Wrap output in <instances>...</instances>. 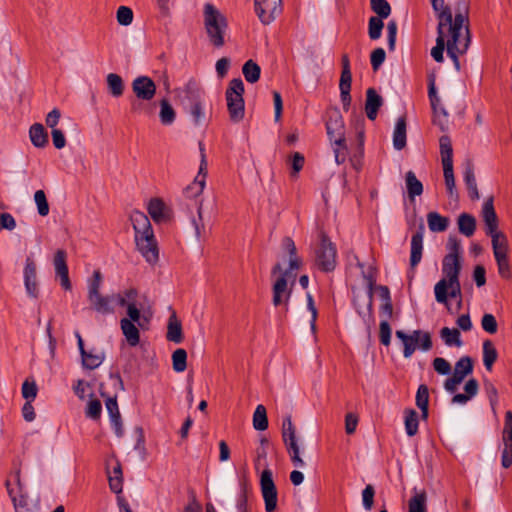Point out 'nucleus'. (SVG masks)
Masks as SVG:
<instances>
[{"label": "nucleus", "mask_w": 512, "mask_h": 512, "mask_svg": "<svg viewBox=\"0 0 512 512\" xmlns=\"http://www.w3.org/2000/svg\"><path fill=\"white\" fill-rule=\"evenodd\" d=\"M464 181L467 186L470 198L472 200L479 199V192L477 189V183L474 174V166L471 161H467V165L464 171Z\"/></svg>", "instance_id": "obj_35"}, {"label": "nucleus", "mask_w": 512, "mask_h": 512, "mask_svg": "<svg viewBox=\"0 0 512 512\" xmlns=\"http://www.w3.org/2000/svg\"><path fill=\"white\" fill-rule=\"evenodd\" d=\"M31 143L37 148H44L48 144V133L41 123H34L29 129Z\"/></svg>", "instance_id": "obj_31"}, {"label": "nucleus", "mask_w": 512, "mask_h": 512, "mask_svg": "<svg viewBox=\"0 0 512 512\" xmlns=\"http://www.w3.org/2000/svg\"><path fill=\"white\" fill-rule=\"evenodd\" d=\"M446 38H449L447 26H442L441 24H438L436 45L431 50V56L434 58L436 62L441 63L444 60L443 52L445 48L447 49V41H445Z\"/></svg>", "instance_id": "obj_26"}, {"label": "nucleus", "mask_w": 512, "mask_h": 512, "mask_svg": "<svg viewBox=\"0 0 512 512\" xmlns=\"http://www.w3.org/2000/svg\"><path fill=\"white\" fill-rule=\"evenodd\" d=\"M502 442L503 451L501 464L503 468L507 469L512 465V411H507L505 413Z\"/></svg>", "instance_id": "obj_14"}, {"label": "nucleus", "mask_w": 512, "mask_h": 512, "mask_svg": "<svg viewBox=\"0 0 512 512\" xmlns=\"http://www.w3.org/2000/svg\"><path fill=\"white\" fill-rule=\"evenodd\" d=\"M165 204L161 199H151L148 205V212L151 218L159 223L165 219Z\"/></svg>", "instance_id": "obj_46"}, {"label": "nucleus", "mask_w": 512, "mask_h": 512, "mask_svg": "<svg viewBox=\"0 0 512 512\" xmlns=\"http://www.w3.org/2000/svg\"><path fill=\"white\" fill-rule=\"evenodd\" d=\"M271 273L272 275L280 274L272 286V304L274 307L283 306L287 312L292 294V287H288L289 271H283L281 264L276 263Z\"/></svg>", "instance_id": "obj_10"}, {"label": "nucleus", "mask_w": 512, "mask_h": 512, "mask_svg": "<svg viewBox=\"0 0 512 512\" xmlns=\"http://www.w3.org/2000/svg\"><path fill=\"white\" fill-rule=\"evenodd\" d=\"M379 340L384 346H389L391 343V327L387 319H383L379 325Z\"/></svg>", "instance_id": "obj_63"}, {"label": "nucleus", "mask_w": 512, "mask_h": 512, "mask_svg": "<svg viewBox=\"0 0 512 512\" xmlns=\"http://www.w3.org/2000/svg\"><path fill=\"white\" fill-rule=\"evenodd\" d=\"M448 31L447 54L452 59L454 67L460 71L459 56L467 52L471 35L469 30V7L466 0H458L455 4L454 26Z\"/></svg>", "instance_id": "obj_1"}, {"label": "nucleus", "mask_w": 512, "mask_h": 512, "mask_svg": "<svg viewBox=\"0 0 512 512\" xmlns=\"http://www.w3.org/2000/svg\"><path fill=\"white\" fill-rule=\"evenodd\" d=\"M282 439L285 444V447L298 445L297 437H296V428L292 423V418L290 415L284 417L282 422Z\"/></svg>", "instance_id": "obj_33"}, {"label": "nucleus", "mask_w": 512, "mask_h": 512, "mask_svg": "<svg viewBox=\"0 0 512 512\" xmlns=\"http://www.w3.org/2000/svg\"><path fill=\"white\" fill-rule=\"evenodd\" d=\"M440 336L448 346L460 347L462 345L460 331L456 328L443 327Z\"/></svg>", "instance_id": "obj_45"}, {"label": "nucleus", "mask_w": 512, "mask_h": 512, "mask_svg": "<svg viewBox=\"0 0 512 512\" xmlns=\"http://www.w3.org/2000/svg\"><path fill=\"white\" fill-rule=\"evenodd\" d=\"M373 289H374V281L372 279H369V285H368V292L365 297V304L366 309L363 310L360 305L358 304V298L354 300V304L357 307L358 314L363 318V320L370 324L374 321L373 316Z\"/></svg>", "instance_id": "obj_27"}, {"label": "nucleus", "mask_w": 512, "mask_h": 512, "mask_svg": "<svg viewBox=\"0 0 512 512\" xmlns=\"http://www.w3.org/2000/svg\"><path fill=\"white\" fill-rule=\"evenodd\" d=\"M449 218L442 216L438 212H429L427 214V223L430 231L432 232H444L448 229Z\"/></svg>", "instance_id": "obj_36"}, {"label": "nucleus", "mask_w": 512, "mask_h": 512, "mask_svg": "<svg viewBox=\"0 0 512 512\" xmlns=\"http://www.w3.org/2000/svg\"><path fill=\"white\" fill-rule=\"evenodd\" d=\"M371 9L378 18L386 19L391 13V6L387 0H370Z\"/></svg>", "instance_id": "obj_54"}, {"label": "nucleus", "mask_w": 512, "mask_h": 512, "mask_svg": "<svg viewBox=\"0 0 512 512\" xmlns=\"http://www.w3.org/2000/svg\"><path fill=\"white\" fill-rule=\"evenodd\" d=\"M448 253L444 256L442 262V272L444 278L441 280L454 281L459 280L462 269L461 263V242L456 237L450 236L447 242Z\"/></svg>", "instance_id": "obj_6"}, {"label": "nucleus", "mask_w": 512, "mask_h": 512, "mask_svg": "<svg viewBox=\"0 0 512 512\" xmlns=\"http://www.w3.org/2000/svg\"><path fill=\"white\" fill-rule=\"evenodd\" d=\"M482 217L485 223L486 234L498 231V218L493 205V198H489L483 205Z\"/></svg>", "instance_id": "obj_25"}, {"label": "nucleus", "mask_w": 512, "mask_h": 512, "mask_svg": "<svg viewBox=\"0 0 512 512\" xmlns=\"http://www.w3.org/2000/svg\"><path fill=\"white\" fill-rule=\"evenodd\" d=\"M102 404L98 399H90L87 408L86 416L93 420H98L101 416Z\"/></svg>", "instance_id": "obj_62"}, {"label": "nucleus", "mask_w": 512, "mask_h": 512, "mask_svg": "<svg viewBox=\"0 0 512 512\" xmlns=\"http://www.w3.org/2000/svg\"><path fill=\"white\" fill-rule=\"evenodd\" d=\"M492 239L493 254H508V240L504 233L496 231L495 233L488 234Z\"/></svg>", "instance_id": "obj_43"}, {"label": "nucleus", "mask_w": 512, "mask_h": 512, "mask_svg": "<svg viewBox=\"0 0 512 512\" xmlns=\"http://www.w3.org/2000/svg\"><path fill=\"white\" fill-rule=\"evenodd\" d=\"M440 145V154L442 165L443 164H452L453 163V149L451 140L447 135H443L439 139Z\"/></svg>", "instance_id": "obj_48"}, {"label": "nucleus", "mask_w": 512, "mask_h": 512, "mask_svg": "<svg viewBox=\"0 0 512 512\" xmlns=\"http://www.w3.org/2000/svg\"><path fill=\"white\" fill-rule=\"evenodd\" d=\"M473 372V360L469 356L461 357L454 366V372L452 375L456 376L460 380H464L466 376Z\"/></svg>", "instance_id": "obj_39"}, {"label": "nucleus", "mask_w": 512, "mask_h": 512, "mask_svg": "<svg viewBox=\"0 0 512 512\" xmlns=\"http://www.w3.org/2000/svg\"><path fill=\"white\" fill-rule=\"evenodd\" d=\"M255 12L264 25L271 24L282 13V0H254Z\"/></svg>", "instance_id": "obj_12"}, {"label": "nucleus", "mask_w": 512, "mask_h": 512, "mask_svg": "<svg viewBox=\"0 0 512 512\" xmlns=\"http://www.w3.org/2000/svg\"><path fill=\"white\" fill-rule=\"evenodd\" d=\"M419 426L418 413L414 409L405 410V430L408 436L417 434Z\"/></svg>", "instance_id": "obj_50"}, {"label": "nucleus", "mask_w": 512, "mask_h": 512, "mask_svg": "<svg viewBox=\"0 0 512 512\" xmlns=\"http://www.w3.org/2000/svg\"><path fill=\"white\" fill-rule=\"evenodd\" d=\"M416 405L421 410L422 419L428 418L429 389L425 384L418 387L416 393Z\"/></svg>", "instance_id": "obj_40"}, {"label": "nucleus", "mask_w": 512, "mask_h": 512, "mask_svg": "<svg viewBox=\"0 0 512 512\" xmlns=\"http://www.w3.org/2000/svg\"><path fill=\"white\" fill-rule=\"evenodd\" d=\"M166 338L176 344L183 341L182 324L174 311L168 319Z\"/></svg>", "instance_id": "obj_28"}, {"label": "nucleus", "mask_w": 512, "mask_h": 512, "mask_svg": "<svg viewBox=\"0 0 512 512\" xmlns=\"http://www.w3.org/2000/svg\"><path fill=\"white\" fill-rule=\"evenodd\" d=\"M405 183L407 188L408 197L410 200H414L416 196H420L423 193V184L417 179L413 171H408L405 174Z\"/></svg>", "instance_id": "obj_38"}, {"label": "nucleus", "mask_w": 512, "mask_h": 512, "mask_svg": "<svg viewBox=\"0 0 512 512\" xmlns=\"http://www.w3.org/2000/svg\"><path fill=\"white\" fill-rule=\"evenodd\" d=\"M156 84L148 76H138L132 82V91L137 99L150 101L156 95Z\"/></svg>", "instance_id": "obj_17"}, {"label": "nucleus", "mask_w": 512, "mask_h": 512, "mask_svg": "<svg viewBox=\"0 0 512 512\" xmlns=\"http://www.w3.org/2000/svg\"><path fill=\"white\" fill-rule=\"evenodd\" d=\"M242 73L247 82L255 83L260 78L261 68L256 62L250 59L244 63Z\"/></svg>", "instance_id": "obj_44"}, {"label": "nucleus", "mask_w": 512, "mask_h": 512, "mask_svg": "<svg viewBox=\"0 0 512 512\" xmlns=\"http://www.w3.org/2000/svg\"><path fill=\"white\" fill-rule=\"evenodd\" d=\"M116 18L120 25L128 26L133 21V11L127 6H120L117 10Z\"/></svg>", "instance_id": "obj_61"}, {"label": "nucleus", "mask_w": 512, "mask_h": 512, "mask_svg": "<svg viewBox=\"0 0 512 512\" xmlns=\"http://www.w3.org/2000/svg\"><path fill=\"white\" fill-rule=\"evenodd\" d=\"M181 103L192 116L195 125H200L205 118V91L194 82H189L183 89Z\"/></svg>", "instance_id": "obj_4"}, {"label": "nucleus", "mask_w": 512, "mask_h": 512, "mask_svg": "<svg viewBox=\"0 0 512 512\" xmlns=\"http://www.w3.org/2000/svg\"><path fill=\"white\" fill-rule=\"evenodd\" d=\"M458 230L466 237H471L476 230V219L473 215L462 213L457 219Z\"/></svg>", "instance_id": "obj_37"}, {"label": "nucleus", "mask_w": 512, "mask_h": 512, "mask_svg": "<svg viewBox=\"0 0 512 512\" xmlns=\"http://www.w3.org/2000/svg\"><path fill=\"white\" fill-rule=\"evenodd\" d=\"M435 299L438 303H447L448 297H461V285L459 280H440L434 287Z\"/></svg>", "instance_id": "obj_18"}, {"label": "nucleus", "mask_w": 512, "mask_h": 512, "mask_svg": "<svg viewBox=\"0 0 512 512\" xmlns=\"http://www.w3.org/2000/svg\"><path fill=\"white\" fill-rule=\"evenodd\" d=\"M260 488L265 504L266 512H274L277 508L278 492L273 480V473L270 469H265L261 473Z\"/></svg>", "instance_id": "obj_11"}, {"label": "nucleus", "mask_w": 512, "mask_h": 512, "mask_svg": "<svg viewBox=\"0 0 512 512\" xmlns=\"http://www.w3.org/2000/svg\"><path fill=\"white\" fill-rule=\"evenodd\" d=\"M481 327L485 332L495 334L498 330V323L495 316L490 313H485L481 319Z\"/></svg>", "instance_id": "obj_60"}, {"label": "nucleus", "mask_w": 512, "mask_h": 512, "mask_svg": "<svg viewBox=\"0 0 512 512\" xmlns=\"http://www.w3.org/2000/svg\"><path fill=\"white\" fill-rule=\"evenodd\" d=\"M130 220L135 231V243L145 260L154 264L159 259V249L149 218L140 211H133Z\"/></svg>", "instance_id": "obj_2"}, {"label": "nucleus", "mask_w": 512, "mask_h": 512, "mask_svg": "<svg viewBox=\"0 0 512 512\" xmlns=\"http://www.w3.org/2000/svg\"><path fill=\"white\" fill-rule=\"evenodd\" d=\"M67 253L63 249H58L54 255L53 264L56 276L60 278V284L65 290H71L72 285L69 279L67 266Z\"/></svg>", "instance_id": "obj_19"}, {"label": "nucleus", "mask_w": 512, "mask_h": 512, "mask_svg": "<svg viewBox=\"0 0 512 512\" xmlns=\"http://www.w3.org/2000/svg\"><path fill=\"white\" fill-rule=\"evenodd\" d=\"M24 284L26 292L30 297L37 298L39 296L36 264L31 257H27L25 260Z\"/></svg>", "instance_id": "obj_20"}, {"label": "nucleus", "mask_w": 512, "mask_h": 512, "mask_svg": "<svg viewBox=\"0 0 512 512\" xmlns=\"http://www.w3.org/2000/svg\"><path fill=\"white\" fill-rule=\"evenodd\" d=\"M17 482L19 486L18 496H16L14 494V490L10 488L9 481L6 482L7 491L13 502L15 512H34V506L29 502L28 496L23 493L19 478L17 479Z\"/></svg>", "instance_id": "obj_22"}, {"label": "nucleus", "mask_w": 512, "mask_h": 512, "mask_svg": "<svg viewBox=\"0 0 512 512\" xmlns=\"http://www.w3.org/2000/svg\"><path fill=\"white\" fill-rule=\"evenodd\" d=\"M384 100L374 88L366 90L365 112L369 120H375Z\"/></svg>", "instance_id": "obj_24"}, {"label": "nucleus", "mask_w": 512, "mask_h": 512, "mask_svg": "<svg viewBox=\"0 0 512 512\" xmlns=\"http://www.w3.org/2000/svg\"><path fill=\"white\" fill-rule=\"evenodd\" d=\"M108 90L113 97H120L124 93V82L121 76L116 73H110L106 77Z\"/></svg>", "instance_id": "obj_42"}, {"label": "nucleus", "mask_w": 512, "mask_h": 512, "mask_svg": "<svg viewBox=\"0 0 512 512\" xmlns=\"http://www.w3.org/2000/svg\"><path fill=\"white\" fill-rule=\"evenodd\" d=\"M413 496L408 502V512H427V493L424 489L413 488Z\"/></svg>", "instance_id": "obj_29"}, {"label": "nucleus", "mask_w": 512, "mask_h": 512, "mask_svg": "<svg viewBox=\"0 0 512 512\" xmlns=\"http://www.w3.org/2000/svg\"><path fill=\"white\" fill-rule=\"evenodd\" d=\"M172 367L176 372H183L187 368V352L179 348L172 354Z\"/></svg>", "instance_id": "obj_53"}, {"label": "nucleus", "mask_w": 512, "mask_h": 512, "mask_svg": "<svg viewBox=\"0 0 512 512\" xmlns=\"http://www.w3.org/2000/svg\"><path fill=\"white\" fill-rule=\"evenodd\" d=\"M393 146L396 150H402L406 146V118L397 119L393 132Z\"/></svg>", "instance_id": "obj_34"}, {"label": "nucleus", "mask_w": 512, "mask_h": 512, "mask_svg": "<svg viewBox=\"0 0 512 512\" xmlns=\"http://www.w3.org/2000/svg\"><path fill=\"white\" fill-rule=\"evenodd\" d=\"M120 327L130 346H136L139 344L140 333L135 322H131V320H128L127 318H122L120 320Z\"/></svg>", "instance_id": "obj_30"}, {"label": "nucleus", "mask_w": 512, "mask_h": 512, "mask_svg": "<svg viewBox=\"0 0 512 512\" xmlns=\"http://www.w3.org/2000/svg\"><path fill=\"white\" fill-rule=\"evenodd\" d=\"M244 91L243 81L240 78H234L229 82L225 92L229 118L234 123H238L244 118Z\"/></svg>", "instance_id": "obj_5"}, {"label": "nucleus", "mask_w": 512, "mask_h": 512, "mask_svg": "<svg viewBox=\"0 0 512 512\" xmlns=\"http://www.w3.org/2000/svg\"><path fill=\"white\" fill-rule=\"evenodd\" d=\"M396 337L403 344V356L410 358L417 348L428 351L432 348V339L429 332L414 330L411 334H406L403 330H397Z\"/></svg>", "instance_id": "obj_8"}, {"label": "nucleus", "mask_w": 512, "mask_h": 512, "mask_svg": "<svg viewBox=\"0 0 512 512\" xmlns=\"http://www.w3.org/2000/svg\"><path fill=\"white\" fill-rule=\"evenodd\" d=\"M320 243L315 250V262L323 272H332L336 268L337 250L324 231L319 232Z\"/></svg>", "instance_id": "obj_9"}, {"label": "nucleus", "mask_w": 512, "mask_h": 512, "mask_svg": "<svg viewBox=\"0 0 512 512\" xmlns=\"http://www.w3.org/2000/svg\"><path fill=\"white\" fill-rule=\"evenodd\" d=\"M428 96L433 110V123L438 125L442 131L445 130V123L440 119L438 115V104L440 98L437 95L434 79H431L428 87Z\"/></svg>", "instance_id": "obj_32"}, {"label": "nucleus", "mask_w": 512, "mask_h": 512, "mask_svg": "<svg viewBox=\"0 0 512 512\" xmlns=\"http://www.w3.org/2000/svg\"><path fill=\"white\" fill-rule=\"evenodd\" d=\"M425 227L423 222L418 226L417 231L411 237V249H410V278L414 277V270L417 265L421 262L423 254V238H424Z\"/></svg>", "instance_id": "obj_16"}, {"label": "nucleus", "mask_w": 512, "mask_h": 512, "mask_svg": "<svg viewBox=\"0 0 512 512\" xmlns=\"http://www.w3.org/2000/svg\"><path fill=\"white\" fill-rule=\"evenodd\" d=\"M494 257L498 266L499 275L504 279H509L512 274L508 260V254H498Z\"/></svg>", "instance_id": "obj_57"}, {"label": "nucleus", "mask_w": 512, "mask_h": 512, "mask_svg": "<svg viewBox=\"0 0 512 512\" xmlns=\"http://www.w3.org/2000/svg\"><path fill=\"white\" fill-rule=\"evenodd\" d=\"M204 27L209 42L216 48L225 44V35L228 29L227 18L211 3L204 5Z\"/></svg>", "instance_id": "obj_3"}, {"label": "nucleus", "mask_w": 512, "mask_h": 512, "mask_svg": "<svg viewBox=\"0 0 512 512\" xmlns=\"http://www.w3.org/2000/svg\"><path fill=\"white\" fill-rule=\"evenodd\" d=\"M159 117L163 125H170L175 121L176 113L167 99L160 101Z\"/></svg>", "instance_id": "obj_51"}, {"label": "nucleus", "mask_w": 512, "mask_h": 512, "mask_svg": "<svg viewBox=\"0 0 512 512\" xmlns=\"http://www.w3.org/2000/svg\"><path fill=\"white\" fill-rule=\"evenodd\" d=\"M430 2L438 19V24L447 26V30L454 26L452 10L448 5H445V0H430Z\"/></svg>", "instance_id": "obj_21"}, {"label": "nucleus", "mask_w": 512, "mask_h": 512, "mask_svg": "<svg viewBox=\"0 0 512 512\" xmlns=\"http://www.w3.org/2000/svg\"><path fill=\"white\" fill-rule=\"evenodd\" d=\"M38 388L35 381L25 380L22 384V396L32 402L37 396Z\"/></svg>", "instance_id": "obj_64"}, {"label": "nucleus", "mask_w": 512, "mask_h": 512, "mask_svg": "<svg viewBox=\"0 0 512 512\" xmlns=\"http://www.w3.org/2000/svg\"><path fill=\"white\" fill-rule=\"evenodd\" d=\"M240 486V494L237 500V510L238 512H249L248 507V492L250 490V485L246 478H242L239 482Z\"/></svg>", "instance_id": "obj_47"}, {"label": "nucleus", "mask_w": 512, "mask_h": 512, "mask_svg": "<svg viewBox=\"0 0 512 512\" xmlns=\"http://www.w3.org/2000/svg\"><path fill=\"white\" fill-rule=\"evenodd\" d=\"M111 424L117 437H122L124 430L121 420V415L117 403V397H108L105 402Z\"/></svg>", "instance_id": "obj_23"}, {"label": "nucleus", "mask_w": 512, "mask_h": 512, "mask_svg": "<svg viewBox=\"0 0 512 512\" xmlns=\"http://www.w3.org/2000/svg\"><path fill=\"white\" fill-rule=\"evenodd\" d=\"M326 129L328 137L333 144L340 145L346 141L343 118L338 110L330 113L326 122Z\"/></svg>", "instance_id": "obj_15"}, {"label": "nucleus", "mask_w": 512, "mask_h": 512, "mask_svg": "<svg viewBox=\"0 0 512 512\" xmlns=\"http://www.w3.org/2000/svg\"><path fill=\"white\" fill-rule=\"evenodd\" d=\"M102 284V274L99 270L93 272L92 278L88 282V301L91 309L97 313L106 315L114 313V308L111 305L113 297L103 296L100 293Z\"/></svg>", "instance_id": "obj_7"}, {"label": "nucleus", "mask_w": 512, "mask_h": 512, "mask_svg": "<svg viewBox=\"0 0 512 512\" xmlns=\"http://www.w3.org/2000/svg\"><path fill=\"white\" fill-rule=\"evenodd\" d=\"M204 187L205 175L201 179H199V177H196L194 182L184 189V194L187 198H196L202 194Z\"/></svg>", "instance_id": "obj_55"}, {"label": "nucleus", "mask_w": 512, "mask_h": 512, "mask_svg": "<svg viewBox=\"0 0 512 512\" xmlns=\"http://www.w3.org/2000/svg\"><path fill=\"white\" fill-rule=\"evenodd\" d=\"M498 352L493 344V342L489 339L483 342V363L485 368L488 371L492 370V366L497 360Z\"/></svg>", "instance_id": "obj_41"}, {"label": "nucleus", "mask_w": 512, "mask_h": 512, "mask_svg": "<svg viewBox=\"0 0 512 512\" xmlns=\"http://www.w3.org/2000/svg\"><path fill=\"white\" fill-rule=\"evenodd\" d=\"M341 76H340V82H339V89H340V97L341 102L343 104V109L345 111L349 110L350 104H351V83H352V73H351V67H350V60L347 54H343L341 58Z\"/></svg>", "instance_id": "obj_13"}, {"label": "nucleus", "mask_w": 512, "mask_h": 512, "mask_svg": "<svg viewBox=\"0 0 512 512\" xmlns=\"http://www.w3.org/2000/svg\"><path fill=\"white\" fill-rule=\"evenodd\" d=\"M384 27L383 19L378 17H370L368 23V35L371 40H377L381 37L382 29Z\"/></svg>", "instance_id": "obj_56"}, {"label": "nucleus", "mask_w": 512, "mask_h": 512, "mask_svg": "<svg viewBox=\"0 0 512 512\" xmlns=\"http://www.w3.org/2000/svg\"><path fill=\"white\" fill-rule=\"evenodd\" d=\"M253 427L258 431H264L268 428L267 412L265 406L262 404L258 405L254 411Z\"/></svg>", "instance_id": "obj_49"}, {"label": "nucleus", "mask_w": 512, "mask_h": 512, "mask_svg": "<svg viewBox=\"0 0 512 512\" xmlns=\"http://www.w3.org/2000/svg\"><path fill=\"white\" fill-rule=\"evenodd\" d=\"M34 201L37 206V211L40 216L45 217L49 214V204L46 198V194L43 190H37L34 193Z\"/></svg>", "instance_id": "obj_58"}, {"label": "nucleus", "mask_w": 512, "mask_h": 512, "mask_svg": "<svg viewBox=\"0 0 512 512\" xmlns=\"http://www.w3.org/2000/svg\"><path fill=\"white\" fill-rule=\"evenodd\" d=\"M443 173L445 185L450 197L454 195L457 196L456 185H455V177L453 172V163L452 164H443Z\"/></svg>", "instance_id": "obj_52"}, {"label": "nucleus", "mask_w": 512, "mask_h": 512, "mask_svg": "<svg viewBox=\"0 0 512 512\" xmlns=\"http://www.w3.org/2000/svg\"><path fill=\"white\" fill-rule=\"evenodd\" d=\"M81 357H82L83 366L90 370H93V369L99 367L104 360L103 356L98 355V354H93L92 352H87V351L85 352V354H82Z\"/></svg>", "instance_id": "obj_59"}]
</instances>
